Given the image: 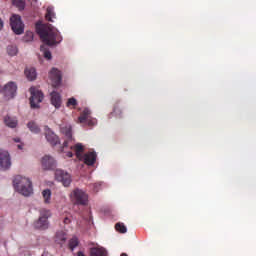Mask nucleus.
<instances>
[{"instance_id":"obj_1","label":"nucleus","mask_w":256,"mask_h":256,"mask_svg":"<svg viewBox=\"0 0 256 256\" xmlns=\"http://www.w3.org/2000/svg\"><path fill=\"white\" fill-rule=\"evenodd\" d=\"M36 33L39 35L44 45L53 47L63 41V37L57 28L51 24H36Z\"/></svg>"},{"instance_id":"obj_2","label":"nucleus","mask_w":256,"mask_h":256,"mask_svg":"<svg viewBox=\"0 0 256 256\" xmlns=\"http://www.w3.org/2000/svg\"><path fill=\"white\" fill-rule=\"evenodd\" d=\"M13 186L24 197H29L33 193V184L29 178L18 175L13 180Z\"/></svg>"},{"instance_id":"obj_3","label":"nucleus","mask_w":256,"mask_h":256,"mask_svg":"<svg viewBox=\"0 0 256 256\" xmlns=\"http://www.w3.org/2000/svg\"><path fill=\"white\" fill-rule=\"evenodd\" d=\"M39 213V218L33 224L34 228L39 231H46V229H49V217H51V210L42 208Z\"/></svg>"},{"instance_id":"obj_4","label":"nucleus","mask_w":256,"mask_h":256,"mask_svg":"<svg viewBox=\"0 0 256 256\" xmlns=\"http://www.w3.org/2000/svg\"><path fill=\"white\" fill-rule=\"evenodd\" d=\"M30 106L31 109H39V103L43 102L44 95L43 92L35 87L30 88Z\"/></svg>"},{"instance_id":"obj_5","label":"nucleus","mask_w":256,"mask_h":256,"mask_svg":"<svg viewBox=\"0 0 256 256\" xmlns=\"http://www.w3.org/2000/svg\"><path fill=\"white\" fill-rule=\"evenodd\" d=\"M10 26L15 35H23L25 27L23 26V21H21V16L14 14L10 17Z\"/></svg>"},{"instance_id":"obj_6","label":"nucleus","mask_w":256,"mask_h":256,"mask_svg":"<svg viewBox=\"0 0 256 256\" xmlns=\"http://www.w3.org/2000/svg\"><path fill=\"white\" fill-rule=\"evenodd\" d=\"M1 93H3L5 99H13L17 95V83L10 81L3 88Z\"/></svg>"},{"instance_id":"obj_7","label":"nucleus","mask_w":256,"mask_h":256,"mask_svg":"<svg viewBox=\"0 0 256 256\" xmlns=\"http://www.w3.org/2000/svg\"><path fill=\"white\" fill-rule=\"evenodd\" d=\"M79 123H86L88 127H95L97 125V119L91 118V110L85 108L78 117Z\"/></svg>"},{"instance_id":"obj_8","label":"nucleus","mask_w":256,"mask_h":256,"mask_svg":"<svg viewBox=\"0 0 256 256\" xmlns=\"http://www.w3.org/2000/svg\"><path fill=\"white\" fill-rule=\"evenodd\" d=\"M73 200L76 205H87L89 196L83 190L77 188L73 191Z\"/></svg>"},{"instance_id":"obj_9","label":"nucleus","mask_w":256,"mask_h":256,"mask_svg":"<svg viewBox=\"0 0 256 256\" xmlns=\"http://www.w3.org/2000/svg\"><path fill=\"white\" fill-rule=\"evenodd\" d=\"M56 181H60L64 187H69L71 185V174L67 173L65 170L58 169L55 171Z\"/></svg>"},{"instance_id":"obj_10","label":"nucleus","mask_w":256,"mask_h":256,"mask_svg":"<svg viewBox=\"0 0 256 256\" xmlns=\"http://www.w3.org/2000/svg\"><path fill=\"white\" fill-rule=\"evenodd\" d=\"M61 133L65 135V140L63 143V149H67L69 144L73 141V128L71 125H66L61 128Z\"/></svg>"},{"instance_id":"obj_11","label":"nucleus","mask_w":256,"mask_h":256,"mask_svg":"<svg viewBox=\"0 0 256 256\" xmlns=\"http://www.w3.org/2000/svg\"><path fill=\"white\" fill-rule=\"evenodd\" d=\"M11 167V156L9 152L5 150H0V169L2 171H7Z\"/></svg>"},{"instance_id":"obj_12","label":"nucleus","mask_w":256,"mask_h":256,"mask_svg":"<svg viewBox=\"0 0 256 256\" xmlns=\"http://www.w3.org/2000/svg\"><path fill=\"white\" fill-rule=\"evenodd\" d=\"M49 79L52 87H59L62 80L61 71H59L57 68H52L49 72Z\"/></svg>"},{"instance_id":"obj_13","label":"nucleus","mask_w":256,"mask_h":256,"mask_svg":"<svg viewBox=\"0 0 256 256\" xmlns=\"http://www.w3.org/2000/svg\"><path fill=\"white\" fill-rule=\"evenodd\" d=\"M42 167L46 171H49L51 169H55L57 167V162L55 161V158L46 155L42 158Z\"/></svg>"},{"instance_id":"obj_14","label":"nucleus","mask_w":256,"mask_h":256,"mask_svg":"<svg viewBox=\"0 0 256 256\" xmlns=\"http://www.w3.org/2000/svg\"><path fill=\"white\" fill-rule=\"evenodd\" d=\"M45 138L52 147H55V145H58V143H60L59 136H57L55 132H52L48 127H46L45 130Z\"/></svg>"},{"instance_id":"obj_15","label":"nucleus","mask_w":256,"mask_h":256,"mask_svg":"<svg viewBox=\"0 0 256 256\" xmlns=\"http://www.w3.org/2000/svg\"><path fill=\"white\" fill-rule=\"evenodd\" d=\"M82 161H84L85 165L91 166L95 165V161H97V153L95 152H87L82 155Z\"/></svg>"},{"instance_id":"obj_16","label":"nucleus","mask_w":256,"mask_h":256,"mask_svg":"<svg viewBox=\"0 0 256 256\" xmlns=\"http://www.w3.org/2000/svg\"><path fill=\"white\" fill-rule=\"evenodd\" d=\"M50 95H51V104L54 107H56V109H59V107H61V94L53 91Z\"/></svg>"},{"instance_id":"obj_17","label":"nucleus","mask_w":256,"mask_h":256,"mask_svg":"<svg viewBox=\"0 0 256 256\" xmlns=\"http://www.w3.org/2000/svg\"><path fill=\"white\" fill-rule=\"evenodd\" d=\"M70 149H74L76 153V157L77 159H79V161L83 160V151H84L83 145L78 143L75 146H70Z\"/></svg>"},{"instance_id":"obj_18","label":"nucleus","mask_w":256,"mask_h":256,"mask_svg":"<svg viewBox=\"0 0 256 256\" xmlns=\"http://www.w3.org/2000/svg\"><path fill=\"white\" fill-rule=\"evenodd\" d=\"M25 75L29 81H35L37 79V71L35 68H26Z\"/></svg>"},{"instance_id":"obj_19","label":"nucleus","mask_w":256,"mask_h":256,"mask_svg":"<svg viewBox=\"0 0 256 256\" xmlns=\"http://www.w3.org/2000/svg\"><path fill=\"white\" fill-rule=\"evenodd\" d=\"M90 256H107V250L104 248H91L90 249Z\"/></svg>"},{"instance_id":"obj_20","label":"nucleus","mask_w":256,"mask_h":256,"mask_svg":"<svg viewBox=\"0 0 256 256\" xmlns=\"http://www.w3.org/2000/svg\"><path fill=\"white\" fill-rule=\"evenodd\" d=\"M4 123L7 127H10L11 129H15V127H17V118L6 116L4 118Z\"/></svg>"},{"instance_id":"obj_21","label":"nucleus","mask_w":256,"mask_h":256,"mask_svg":"<svg viewBox=\"0 0 256 256\" xmlns=\"http://www.w3.org/2000/svg\"><path fill=\"white\" fill-rule=\"evenodd\" d=\"M45 19H46V21L53 23V19H55V10L53 9V7L49 6L46 9Z\"/></svg>"},{"instance_id":"obj_22","label":"nucleus","mask_w":256,"mask_h":256,"mask_svg":"<svg viewBox=\"0 0 256 256\" xmlns=\"http://www.w3.org/2000/svg\"><path fill=\"white\" fill-rule=\"evenodd\" d=\"M28 129H30L31 133H41V128L37 125V123L31 121L27 124Z\"/></svg>"},{"instance_id":"obj_23","label":"nucleus","mask_w":256,"mask_h":256,"mask_svg":"<svg viewBox=\"0 0 256 256\" xmlns=\"http://www.w3.org/2000/svg\"><path fill=\"white\" fill-rule=\"evenodd\" d=\"M40 51L43 53V56L45 59H52V55H51V51H49V49H47V46L42 45L40 46Z\"/></svg>"},{"instance_id":"obj_24","label":"nucleus","mask_w":256,"mask_h":256,"mask_svg":"<svg viewBox=\"0 0 256 256\" xmlns=\"http://www.w3.org/2000/svg\"><path fill=\"white\" fill-rule=\"evenodd\" d=\"M42 197L44 199V203H51V190L50 189L43 190Z\"/></svg>"},{"instance_id":"obj_25","label":"nucleus","mask_w":256,"mask_h":256,"mask_svg":"<svg viewBox=\"0 0 256 256\" xmlns=\"http://www.w3.org/2000/svg\"><path fill=\"white\" fill-rule=\"evenodd\" d=\"M7 53L8 55H10V57H15V55H17L18 53L17 46H13V45L8 46Z\"/></svg>"},{"instance_id":"obj_26","label":"nucleus","mask_w":256,"mask_h":256,"mask_svg":"<svg viewBox=\"0 0 256 256\" xmlns=\"http://www.w3.org/2000/svg\"><path fill=\"white\" fill-rule=\"evenodd\" d=\"M115 229L118 233H125L127 231V227L121 222L116 223Z\"/></svg>"},{"instance_id":"obj_27","label":"nucleus","mask_w":256,"mask_h":256,"mask_svg":"<svg viewBox=\"0 0 256 256\" xmlns=\"http://www.w3.org/2000/svg\"><path fill=\"white\" fill-rule=\"evenodd\" d=\"M12 4L18 9H25V2L23 0H12Z\"/></svg>"},{"instance_id":"obj_28","label":"nucleus","mask_w":256,"mask_h":256,"mask_svg":"<svg viewBox=\"0 0 256 256\" xmlns=\"http://www.w3.org/2000/svg\"><path fill=\"white\" fill-rule=\"evenodd\" d=\"M77 245H79V240L77 238L74 237L69 241V247H70L71 251H73V249H75V247H77Z\"/></svg>"},{"instance_id":"obj_29","label":"nucleus","mask_w":256,"mask_h":256,"mask_svg":"<svg viewBox=\"0 0 256 256\" xmlns=\"http://www.w3.org/2000/svg\"><path fill=\"white\" fill-rule=\"evenodd\" d=\"M67 107H77V99L75 98L68 99Z\"/></svg>"},{"instance_id":"obj_30","label":"nucleus","mask_w":256,"mask_h":256,"mask_svg":"<svg viewBox=\"0 0 256 256\" xmlns=\"http://www.w3.org/2000/svg\"><path fill=\"white\" fill-rule=\"evenodd\" d=\"M92 187H93V191L95 193H98L99 192V188L101 187V182L93 184Z\"/></svg>"},{"instance_id":"obj_31","label":"nucleus","mask_w":256,"mask_h":256,"mask_svg":"<svg viewBox=\"0 0 256 256\" xmlns=\"http://www.w3.org/2000/svg\"><path fill=\"white\" fill-rule=\"evenodd\" d=\"M26 37H28V39H26V41H33V34H32V32H28L26 34Z\"/></svg>"},{"instance_id":"obj_32","label":"nucleus","mask_w":256,"mask_h":256,"mask_svg":"<svg viewBox=\"0 0 256 256\" xmlns=\"http://www.w3.org/2000/svg\"><path fill=\"white\" fill-rule=\"evenodd\" d=\"M69 223H71V219H69V218L66 217V218L64 219V224H65V225H69Z\"/></svg>"},{"instance_id":"obj_33","label":"nucleus","mask_w":256,"mask_h":256,"mask_svg":"<svg viewBox=\"0 0 256 256\" xmlns=\"http://www.w3.org/2000/svg\"><path fill=\"white\" fill-rule=\"evenodd\" d=\"M3 29V20L0 19V31Z\"/></svg>"},{"instance_id":"obj_34","label":"nucleus","mask_w":256,"mask_h":256,"mask_svg":"<svg viewBox=\"0 0 256 256\" xmlns=\"http://www.w3.org/2000/svg\"><path fill=\"white\" fill-rule=\"evenodd\" d=\"M67 157H73V152H67Z\"/></svg>"},{"instance_id":"obj_35","label":"nucleus","mask_w":256,"mask_h":256,"mask_svg":"<svg viewBox=\"0 0 256 256\" xmlns=\"http://www.w3.org/2000/svg\"><path fill=\"white\" fill-rule=\"evenodd\" d=\"M14 141H15V143H20L21 139H19V138H14Z\"/></svg>"},{"instance_id":"obj_36","label":"nucleus","mask_w":256,"mask_h":256,"mask_svg":"<svg viewBox=\"0 0 256 256\" xmlns=\"http://www.w3.org/2000/svg\"><path fill=\"white\" fill-rule=\"evenodd\" d=\"M78 256H85V254L83 252L79 251Z\"/></svg>"},{"instance_id":"obj_37","label":"nucleus","mask_w":256,"mask_h":256,"mask_svg":"<svg viewBox=\"0 0 256 256\" xmlns=\"http://www.w3.org/2000/svg\"><path fill=\"white\" fill-rule=\"evenodd\" d=\"M18 149H23V144H19Z\"/></svg>"},{"instance_id":"obj_38","label":"nucleus","mask_w":256,"mask_h":256,"mask_svg":"<svg viewBox=\"0 0 256 256\" xmlns=\"http://www.w3.org/2000/svg\"><path fill=\"white\" fill-rule=\"evenodd\" d=\"M67 238H65V236H63L62 238H61V241H65Z\"/></svg>"}]
</instances>
